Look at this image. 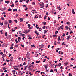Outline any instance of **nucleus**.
<instances>
[{
	"label": "nucleus",
	"instance_id": "9b49d317",
	"mask_svg": "<svg viewBox=\"0 0 76 76\" xmlns=\"http://www.w3.org/2000/svg\"><path fill=\"white\" fill-rule=\"evenodd\" d=\"M20 22H23V19L22 18H20Z\"/></svg>",
	"mask_w": 76,
	"mask_h": 76
},
{
	"label": "nucleus",
	"instance_id": "e433bc0d",
	"mask_svg": "<svg viewBox=\"0 0 76 76\" xmlns=\"http://www.w3.org/2000/svg\"><path fill=\"white\" fill-rule=\"evenodd\" d=\"M5 65H6V63L5 62L4 64H3V66H5Z\"/></svg>",
	"mask_w": 76,
	"mask_h": 76
},
{
	"label": "nucleus",
	"instance_id": "f704fd0d",
	"mask_svg": "<svg viewBox=\"0 0 76 76\" xmlns=\"http://www.w3.org/2000/svg\"><path fill=\"white\" fill-rule=\"evenodd\" d=\"M68 2L69 4H70V3H71L70 1H69V0H68Z\"/></svg>",
	"mask_w": 76,
	"mask_h": 76
},
{
	"label": "nucleus",
	"instance_id": "dca6fc26",
	"mask_svg": "<svg viewBox=\"0 0 76 76\" xmlns=\"http://www.w3.org/2000/svg\"><path fill=\"white\" fill-rule=\"evenodd\" d=\"M72 13L73 14H75V11H74V9H72Z\"/></svg>",
	"mask_w": 76,
	"mask_h": 76
},
{
	"label": "nucleus",
	"instance_id": "20e7f679",
	"mask_svg": "<svg viewBox=\"0 0 76 76\" xmlns=\"http://www.w3.org/2000/svg\"><path fill=\"white\" fill-rule=\"evenodd\" d=\"M44 45L43 44L41 45H40V47L41 48H42L43 47H44Z\"/></svg>",
	"mask_w": 76,
	"mask_h": 76
},
{
	"label": "nucleus",
	"instance_id": "3c124183",
	"mask_svg": "<svg viewBox=\"0 0 76 76\" xmlns=\"http://www.w3.org/2000/svg\"><path fill=\"white\" fill-rule=\"evenodd\" d=\"M21 46V47H24V45H22V44H21L20 45Z\"/></svg>",
	"mask_w": 76,
	"mask_h": 76
},
{
	"label": "nucleus",
	"instance_id": "2eb2a0df",
	"mask_svg": "<svg viewBox=\"0 0 76 76\" xmlns=\"http://www.w3.org/2000/svg\"><path fill=\"white\" fill-rule=\"evenodd\" d=\"M44 34H45V33L47 32V30H44Z\"/></svg>",
	"mask_w": 76,
	"mask_h": 76
},
{
	"label": "nucleus",
	"instance_id": "6ab92c4d",
	"mask_svg": "<svg viewBox=\"0 0 76 76\" xmlns=\"http://www.w3.org/2000/svg\"><path fill=\"white\" fill-rule=\"evenodd\" d=\"M68 64V62H67L64 63V64L65 65V66H67V65Z\"/></svg>",
	"mask_w": 76,
	"mask_h": 76
},
{
	"label": "nucleus",
	"instance_id": "1a4fd4ad",
	"mask_svg": "<svg viewBox=\"0 0 76 76\" xmlns=\"http://www.w3.org/2000/svg\"><path fill=\"white\" fill-rule=\"evenodd\" d=\"M58 41H60V40H61V39H60V36H58Z\"/></svg>",
	"mask_w": 76,
	"mask_h": 76
},
{
	"label": "nucleus",
	"instance_id": "8fccbe9b",
	"mask_svg": "<svg viewBox=\"0 0 76 76\" xmlns=\"http://www.w3.org/2000/svg\"><path fill=\"white\" fill-rule=\"evenodd\" d=\"M63 35H62L63 37H64V36H65V33H64L63 34Z\"/></svg>",
	"mask_w": 76,
	"mask_h": 76
},
{
	"label": "nucleus",
	"instance_id": "6e6552de",
	"mask_svg": "<svg viewBox=\"0 0 76 76\" xmlns=\"http://www.w3.org/2000/svg\"><path fill=\"white\" fill-rule=\"evenodd\" d=\"M57 66H58V67H60V66H61V63H59L57 65Z\"/></svg>",
	"mask_w": 76,
	"mask_h": 76
},
{
	"label": "nucleus",
	"instance_id": "f03ea898",
	"mask_svg": "<svg viewBox=\"0 0 76 76\" xmlns=\"http://www.w3.org/2000/svg\"><path fill=\"white\" fill-rule=\"evenodd\" d=\"M44 3L42 2L40 4V6L41 8H43L44 6Z\"/></svg>",
	"mask_w": 76,
	"mask_h": 76
},
{
	"label": "nucleus",
	"instance_id": "f8f14e48",
	"mask_svg": "<svg viewBox=\"0 0 76 76\" xmlns=\"http://www.w3.org/2000/svg\"><path fill=\"white\" fill-rule=\"evenodd\" d=\"M12 9L11 8H9L8 10V12H10V11H12Z\"/></svg>",
	"mask_w": 76,
	"mask_h": 76
},
{
	"label": "nucleus",
	"instance_id": "423d86ee",
	"mask_svg": "<svg viewBox=\"0 0 76 76\" xmlns=\"http://www.w3.org/2000/svg\"><path fill=\"white\" fill-rule=\"evenodd\" d=\"M9 23V22L7 21H5L4 22V25H7Z\"/></svg>",
	"mask_w": 76,
	"mask_h": 76
},
{
	"label": "nucleus",
	"instance_id": "6e6d98bb",
	"mask_svg": "<svg viewBox=\"0 0 76 76\" xmlns=\"http://www.w3.org/2000/svg\"><path fill=\"white\" fill-rule=\"evenodd\" d=\"M46 5V6H45V7H46V8H47L48 7V5L47 4Z\"/></svg>",
	"mask_w": 76,
	"mask_h": 76
},
{
	"label": "nucleus",
	"instance_id": "49530a36",
	"mask_svg": "<svg viewBox=\"0 0 76 76\" xmlns=\"http://www.w3.org/2000/svg\"><path fill=\"white\" fill-rule=\"evenodd\" d=\"M36 72H37V73H40L41 71H37Z\"/></svg>",
	"mask_w": 76,
	"mask_h": 76
},
{
	"label": "nucleus",
	"instance_id": "603ef678",
	"mask_svg": "<svg viewBox=\"0 0 76 76\" xmlns=\"http://www.w3.org/2000/svg\"><path fill=\"white\" fill-rule=\"evenodd\" d=\"M25 38V37L23 36V38H22V39H23V40H24V39Z\"/></svg>",
	"mask_w": 76,
	"mask_h": 76
},
{
	"label": "nucleus",
	"instance_id": "c03bdc74",
	"mask_svg": "<svg viewBox=\"0 0 76 76\" xmlns=\"http://www.w3.org/2000/svg\"><path fill=\"white\" fill-rule=\"evenodd\" d=\"M6 56V55H5V54H4L2 55V56L4 57H5Z\"/></svg>",
	"mask_w": 76,
	"mask_h": 76
},
{
	"label": "nucleus",
	"instance_id": "cd10ccee",
	"mask_svg": "<svg viewBox=\"0 0 76 76\" xmlns=\"http://www.w3.org/2000/svg\"><path fill=\"white\" fill-rule=\"evenodd\" d=\"M65 28H66V29H67V30H68V29H69V27L67 26L65 27Z\"/></svg>",
	"mask_w": 76,
	"mask_h": 76
},
{
	"label": "nucleus",
	"instance_id": "774afa93",
	"mask_svg": "<svg viewBox=\"0 0 76 76\" xmlns=\"http://www.w3.org/2000/svg\"><path fill=\"white\" fill-rule=\"evenodd\" d=\"M55 63H57V61H54Z\"/></svg>",
	"mask_w": 76,
	"mask_h": 76
},
{
	"label": "nucleus",
	"instance_id": "4c0bfd02",
	"mask_svg": "<svg viewBox=\"0 0 76 76\" xmlns=\"http://www.w3.org/2000/svg\"><path fill=\"white\" fill-rule=\"evenodd\" d=\"M13 48H14V47L13 46H12V47H11L10 49L11 50H12V49H13Z\"/></svg>",
	"mask_w": 76,
	"mask_h": 76
},
{
	"label": "nucleus",
	"instance_id": "4468645a",
	"mask_svg": "<svg viewBox=\"0 0 76 76\" xmlns=\"http://www.w3.org/2000/svg\"><path fill=\"white\" fill-rule=\"evenodd\" d=\"M8 38H11V35H9L8 37H7Z\"/></svg>",
	"mask_w": 76,
	"mask_h": 76
},
{
	"label": "nucleus",
	"instance_id": "4be33fe9",
	"mask_svg": "<svg viewBox=\"0 0 76 76\" xmlns=\"http://www.w3.org/2000/svg\"><path fill=\"white\" fill-rule=\"evenodd\" d=\"M27 58H28V59H30V57L29 56H27Z\"/></svg>",
	"mask_w": 76,
	"mask_h": 76
},
{
	"label": "nucleus",
	"instance_id": "c85d7f7f",
	"mask_svg": "<svg viewBox=\"0 0 76 76\" xmlns=\"http://www.w3.org/2000/svg\"><path fill=\"white\" fill-rule=\"evenodd\" d=\"M3 30L0 31V32L1 34H3Z\"/></svg>",
	"mask_w": 76,
	"mask_h": 76
},
{
	"label": "nucleus",
	"instance_id": "a18cd8bd",
	"mask_svg": "<svg viewBox=\"0 0 76 76\" xmlns=\"http://www.w3.org/2000/svg\"><path fill=\"white\" fill-rule=\"evenodd\" d=\"M46 61V59H45L43 61V63H44V62H45Z\"/></svg>",
	"mask_w": 76,
	"mask_h": 76
},
{
	"label": "nucleus",
	"instance_id": "bb28decb",
	"mask_svg": "<svg viewBox=\"0 0 76 76\" xmlns=\"http://www.w3.org/2000/svg\"><path fill=\"white\" fill-rule=\"evenodd\" d=\"M10 6L11 7H14V6H15V5L14 4L11 5Z\"/></svg>",
	"mask_w": 76,
	"mask_h": 76
},
{
	"label": "nucleus",
	"instance_id": "f257e3e1",
	"mask_svg": "<svg viewBox=\"0 0 76 76\" xmlns=\"http://www.w3.org/2000/svg\"><path fill=\"white\" fill-rule=\"evenodd\" d=\"M63 27H64L63 25H62L61 26L58 27V30H60V29H61L62 30H63Z\"/></svg>",
	"mask_w": 76,
	"mask_h": 76
},
{
	"label": "nucleus",
	"instance_id": "9d476101",
	"mask_svg": "<svg viewBox=\"0 0 76 76\" xmlns=\"http://www.w3.org/2000/svg\"><path fill=\"white\" fill-rule=\"evenodd\" d=\"M4 46H5V47H7V45H6V43L3 44V46H4Z\"/></svg>",
	"mask_w": 76,
	"mask_h": 76
},
{
	"label": "nucleus",
	"instance_id": "473e14b6",
	"mask_svg": "<svg viewBox=\"0 0 76 76\" xmlns=\"http://www.w3.org/2000/svg\"><path fill=\"white\" fill-rule=\"evenodd\" d=\"M47 18V15H45V16L44 17V19H45Z\"/></svg>",
	"mask_w": 76,
	"mask_h": 76
},
{
	"label": "nucleus",
	"instance_id": "c756f323",
	"mask_svg": "<svg viewBox=\"0 0 76 76\" xmlns=\"http://www.w3.org/2000/svg\"><path fill=\"white\" fill-rule=\"evenodd\" d=\"M60 68L61 70H62V69H64L63 68V66H61Z\"/></svg>",
	"mask_w": 76,
	"mask_h": 76
},
{
	"label": "nucleus",
	"instance_id": "c9c22d12",
	"mask_svg": "<svg viewBox=\"0 0 76 76\" xmlns=\"http://www.w3.org/2000/svg\"><path fill=\"white\" fill-rule=\"evenodd\" d=\"M69 76H72V74H71V73H69Z\"/></svg>",
	"mask_w": 76,
	"mask_h": 76
},
{
	"label": "nucleus",
	"instance_id": "ddd939ff",
	"mask_svg": "<svg viewBox=\"0 0 76 76\" xmlns=\"http://www.w3.org/2000/svg\"><path fill=\"white\" fill-rule=\"evenodd\" d=\"M58 9H59V10H61V8H60V7H57Z\"/></svg>",
	"mask_w": 76,
	"mask_h": 76
},
{
	"label": "nucleus",
	"instance_id": "b1692460",
	"mask_svg": "<svg viewBox=\"0 0 76 76\" xmlns=\"http://www.w3.org/2000/svg\"><path fill=\"white\" fill-rule=\"evenodd\" d=\"M14 70H18V68H14Z\"/></svg>",
	"mask_w": 76,
	"mask_h": 76
},
{
	"label": "nucleus",
	"instance_id": "7ed1b4c3",
	"mask_svg": "<svg viewBox=\"0 0 76 76\" xmlns=\"http://www.w3.org/2000/svg\"><path fill=\"white\" fill-rule=\"evenodd\" d=\"M21 40V38L20 37H18V41H19V42H20Z\"/></svg>",
	"mask_w": 76,
	"mask_h": 76
},
{
	"label": "nucleus",
	"instance_id": "69168bd1",
	"mask_svg": "<svg viewBox=\"0 0 76 76\" xmlns=\"http://www.w3.org/2000/svg\"><path fill=\"white\" fill-rule=\"evenodd\" d=\"M25 32H26V33H28V31H27V30H25Z\"/></svg>",
	"mask_w": 76,
	"mask_h": 76
},
{
	"label": "nucleus",
	"instance_id": "2f4dec72",
	"mask_svg": "<svg viewBox=\"0 0 76 76\" xmlns=\"http://www.w3.org/2000/svg\"><path fill=\"white\" fill-rule=\"evenodd\" d=\"M1 18L2 20H4V18H3V17Z\"/></svg>",
	"mask_w": 76,
	"mask_h": 76
},
{
	"label": "nucleus",
	"instance_id": "5701e85b",
	"mask_svg": "<svg viewBox=\"0 0 76 76\" xmlns=\"http://www.w3.org/2000/svg\"><path fill=\"white\" fill-rule=\"evenodd\" d=\"M62 45H66V44L64 43V42H63L62 43Z\"/></svg>",
	"mask_w": 76,
	"mask_h": 76
},
{
	"label": "nucleus",
	"instance_id": "09e8293b",
	"mask_svg": "<svg viewBox=\"0 0 76 76\" xmlns=\"http://www.w3.org/2000/svg\"><path fill=\"white\" fill-rule=\"evenodd\" d=\"M15 41L16 42V43L18 44V40H17V39H15Z\"/></svg>",
	"mask_w": 76,
	"mask_h": 76
},
{
	"label": "nucleus",
	"instance_id": "7c9ffc66",
	"mask_svg": "<svg viewBox=\"0 0 76 76\" xmlns=\"http://www.w3.org/2000/svg\"><path fill=\"white\" fill-rule=\"evenodd\" d=\"M48 67V66H47V65H46L45 69H47Z\"/></svg>",
	"mask_w": 76,
	"mask_h": 76
},
{
	"label": "nucleus",
	"instance_id": "de8ad7c7",
	"mask_svg": "<svg viewBox=\"0 0 76 76\" xmlns=\"http://www.w3.org/2000/svg\"><path fill=\"white\" fill-rule=\"evenodd\" d=\"M55 34H58V31H56V32H55Z\"/></svg>",
	"mask_w": 76,
	"mask_h": 76
},
{
	"label": "nucleus",
	"instance_id": "a211bd4d",
	"mask_svg": "<svg viewBox=\"0 0 76 76\" xmlns=\"http://www.w3.org/2000/svg\"><path fill=\"white\" fill-rule=\"evenodd\" d=\"M42 23H43V24H44L45 25H46V22H43Z\"/></svg>",
	"mask_w": 76,
	"mask_h": 76
},
{
	"label": "nucleus",
	"instance_id": "052dcab7",
	"mask_svg": "<svg viewBox=\"0 0 76 76\" xmlns=\"http://www.w3.org/2000/svg\"><path fill=\"white\" fill-rule=\"evenodd\" d=\"M3 54V53L2 52H0V54L1 55H2Z\"/></svg>",
	"mask_w": 76,
	"mask_h": 76
},
{
	"label": "nucleus",
	"instance_id": "aec40b11",
	"mask_svg": "<svg viewBox=\"0 0 76 76\" xmlns=\"http://www.w3.org/2000/svg\"><path fill=\"white\" fill-rule=\"evenodd\" d=\"M53 36L54 37H55V38H56V37H57V35H56V34H55V35H53Z\"/></svg>",
	"mask_w": 76,
	"mask_h": 76
},
{
	"label": "nucleus",
	"instance_id": "680f3d73",
	"mask_svg": "<svg viewBox=\"0 0 76 76\" xmlns=\"http://www.w3.org/2000/svg\"><path fill=\"white\" fill-rule=\"evenodd\" d=\"M66 34V35H68V34H69V32H67Z\"/></svg>",
	"mask_w": 76,
	"mask_h": 76
},
{
	"label": "nucleus",
	"instance_id": "a878e982",
	"mask_svg": "<svg viewBox=\"0 0 76 76\" xmlns=\"http://www.w3.org/2000/svg\"><path fill=\"white\" fill-rule=\"evenodd\" d=\"M7 69V68L4 67L3 68V70H6Z\"/></svg>",
	"mask_w": 76,
	"mask_h": 76
},
{
	"label": "nucleus",
	"instance_id": "338daca9",
	"mask_svg": "<svg viewBox=\"0 0 76 76\" xmlns=\"http://www.w3.org/2000/svg\"><path fill=\"white\" fill-rule=\"evenodd\" d=\"M6 61L7 62H9V61L7 59H6Z\"/></svg>",
	"mask_w": 76,
	"mask_h": 76
},
{
	"label": "nucleus",
	"instance_id": "393cba45",
	"mask_svg": "<svg viewBox=\"0 0 76 76\" xmlns=\"http://www.w3.org/2000/svg\"><path fill=\"white\" fill-rule=\"evenodd\" d=\"M5 36H6V37H7V32L5 33Z\"/></svg>",
	"mask_w": 76,
	"mask_h": 76
},
{
	"label": "nucleus",
	"instance_id": "0eeeda50",
	"mask_svg": "<svg viewBox=\"0 0 76 76\" xmlns=\"http://www.w3.org/2000/svg\"><path fill=\"white\" fill-rule=\"evenodd\" d=\"M35 32L36 35H37V36L39 35V33H38L37 31H35Z\"/></svg>",
	"mask_w": 76,
	"mask_h": 76
},
{
	"label": "nucleus",
	"instance_id": "ea45409f",
	"mask_svg": "<svg viewBox=\"0 0 76 76\" xmlns=\"http://www.w3.org/2000/svg\"><path fill=\"white\" fill-rule=\"evenodd\" d=\"M9 23H12V20H9Z\"/></svg>",
	"mask_w": 76,
	"mask_h": 76
},
{
	"label": "nucleus",
	"instance_id": "412c9836",
	"mask_svg": "<svg viewBox=\"0 0 76 76\" xmlns=\"http://www.w3.org/2000/svg\"><path fill=\"white\" fill-rule=\"evenodd\" d=\"M20 36H22L23 37H24V36H25V34H21L20 35Z\"/></svg>",
	"mask_w": 76,
	"mask_h": 76
},
{
	"label": "nucleus",
	"instance_id": "bf43d9fd",
	"mask_svg": "<svg viewBox=\"0 0 76 76\" xmlns=\"http://www.w3.org/2000/svg\"><path fill=\"white\" fill-rule=\"evenodd\" d=\"M29 39H32V38L31 37H30L28 38Z\"/></svg>",
	"mask_w": 76,
	"mask_h": 76
},
{
	"label": "nucleus",
	"instance_id": "a19ab883",
	"mask_svg": "<svg viewBox=\"0 0 76 76\" xmlns=\"http://www.w3.org/2000/svg\"><path fill=\"white\" fill-rule=\"evenodd\" d=\"M29 1V0H27V1H26V3H28V2Z\"/></svg>",
	"mask_w": 76,
	"mask_h": 76
},
{
	"label": "nucleus",
	"instance_id": "e2e57ef3",
	"mask_svg": "<svg viewBox=\"0 0 76 76\" xmlns=\"http://www.w3.org/2000/svg\"><path fill=\"white\" fill-rule=\"evenodd\" d=\"M32 4L33 5H35V2H33Z\"/></svg>",
	"mask_w": 76,
	"mask_h": 76
},
{
	"label": "nucleus",
	"instance_id": "37998d69",
	"mask_svg": "<svg viewBox=\"0 0 76 76\" xmlns=\"http://www.w3.org/2000/svg\"><path fill=\"white\" fill-rule=\"evenodd\" d=\"M31 47L34 48L35 47V45H31Z\"/></svg>",
	"mask_w": 76,
	"mask_h": 76
},
{
	"label": "nucleus",
	"instance_id": "4d7b16f0",
	"mask_svg": "<svg viewBox=\"0 0 76 76\" xmlns=\"http://www.w3.org/2000/svg\"><path fill=\"white\" fill-rule=\"evenodd\" d=\"M28 27H30V26H31V25H30L29 24H28Z\"/></svg>",
	"mask_w": 76,
	"mask_h": 76
},
{
	"label": "nucleus",
	"instance_id": "f3484780",
	"mask_svg": "<svg viewBox=\"0 0 76 76\" xmlns=\"http://www.w3.org/2000/svg\"><path fill=\"white\" fill-rule=\"evenodd\" d=\"M5 3H7V4H9V3H10V2L9 1H5Z\"/></svg>",
	"mask_w": 76,
	"mask_h": 76
},
{
	"label": "nucleus",
	"instance_id": "72a5a7b5",
	"mask_svg": "<svg viewBox=\"0 0 76 76\" xmlns=\"http://www.w3.org/2000/svg\"><path fill=\"white\" fill-rule=\"evenodd\" d=\"M12 56V54H10V53L9 54V56H8V57H10L11 56Z\"/></svg>",
	"mask_w": 76,
	"mask_h": 76
},
{
	"label": "nucleus",
	"instance_id": "13d9d810",
	"mask_svg": "<svg viewBox=\"0 0 76 76\" xmlns=\"http://www.w3.org/2000/svg\"><path fill=\"white\" fill-rule=\"evenodd\" d=\"M69 23H69V22L66 23V24H67V25H69Z\"/></svg>",
	"mask_w": 76,
	"mask_h": 76
},
{
	"label": "nucleus",
	"instance_id": "5fc2aeb1",
	"mask_svg": "<svg viewBox=\"0 0 76 76\" xmlns=\"http://www.w3.org/2000/svg\"><path fill=\"white\" fill-rule=\"evenodd\" d=\"M0 25L1 26H2V25H3V22H2V23H0Z\"/></svg>",
	"mask_w": 76,
	"mask_h": 76
},
{
	"label": "nucleus",
	"instance_id": "58836bf2",
	"mask_svg": "<svg viewBox=\"0 0 76 76\" xmlns=\"http://www.w3.org/2000/svg\"><path fill=\"white\" fill-rule=\"evenodd\" d=\"M50 72H53L54 71L53 70V69H51V70L50 71Z\"/></svg>",
	"mask_w": 76,
	"mask_h": 76
},
{
	"label": "nucleus",
	"instance_id": "0e129e2a",
	"mask_svg": "<svg viewBox=\"0 0 76 76\" xmlns=\"http://www.w3.org/2000/svg\"><path fill=\"white\" fill-rule=\"evenodd\" d=\"M29 74H30V76H32V74H31V72H30L29 73Z\"/></svg>",
	"mask_w": 76,
	"mask_h": 76
},
{
	"label": "nucleus",
	"instance_id": "79ce46f5",
	"mask_svg": "<svg viewBox=\"0 0 76 76\" xmlns=\"http://www.w3.org/2000/svg\"><path fill=\"white\" fill-rule=\"evenodd\" d=\"M14 22H15V23H18V21L17 20H14Z\"/></svg>",
	"mask_w": 76,
	"mask_h": 76
},
{
	"label": "nucleus",
	"instance_id": "864d4df0",
	"mask_svg": "<svg viewBox=\"0 0 76 76\" xmlns=\"http://www.w3.org/2000/svg\"><path fill=\"white\" fill-rule=\"evenodd\" d=\"M39 62H40V61H36V63H39Z\"/></svg>",
	"mask_w": 76,
	"mask_h": 76
},
{
	"label": "nucleus",
	"instance_id": "39448f33",
	"mask_svg": "<svg viewBox=\"0 0 76 76\" xmlns=\"http://www.w3.org/2000/svg\"><path fill=\"white\" fill-rule=\"evenodd\" d=\"M71 36L69 35L68 36V37L66 38V40H69V38H70Z\"/></svg>",
	"mask_w": 76,
	"mask_h": 76
}]
</instances>
